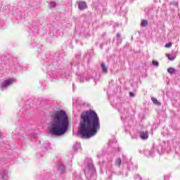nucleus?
Instances as JSON below:
<instances>
[{"mask_svg":"<svg viewBox=\"0 0 180 180\" xmlns=\"http://www.w3.org/2000/svg\"><path fill=\"white\" fill-rule=\"evenodd\" d=\"M152 63L153 65H155V67H158L159 65L158 61L156 60H153Z\"/></svg>","mask_w":180,"mask_h":180,"instance_id":"nucleus-13","label":"nucleus"},{"mask_svg":"<svg viewBox=\"0 0 180 180\" xmlns=\"http://www.w3.org/2000/svg\"><path fill=\"white\" fill-rule=\"evenodd\" d=\"M165 47H166V49H170V47H172V43L169 42L168 44H166L165 45Z\"/></svg>","mask_w":180,"mask_h":180,"instance_id":"nucleus-12","label":"nucleus"},{"mask_svg":"<svg viewBox=\"0 0 180 180\" xmlns=\"http://www.w3.org/2000/svg\"><path fill=\"white\" fill-rule=\"evenodd\" d=\"M148 25V21H147L146 20H143L141 22V26H142L143 27H146V26H147Z\"/></svg>","mask_w":180,"mask_h":180,"instance_id":"nucleus-9","label":"nucleus"},{"mask_svg":"<svg viewBox=\"0 0 180 180\" xmlns=\"http://www.w3.org/2000/svg\"><path fill=\"white\" fill-rule=\"evenodd\" d=\"M101 67L103 68V72H105L106 74L108 72V68H106V65H105V63H102Z\"/></svg>","mask_w":180,"mask_h":180,"instance_id":"nucleus-10","label":"nucleus"},{"mask_svg":"<svg viewBox=\"0 0 180 180\" xmlns=\"http://www.w3.org/2000/svg\"><path fill=\"white\" fill-rule=\"evenodd\" d=\"M166 56L167 57L168 60H169L170 61H174V60H175L176 58V56L170 54H167Z\"/></svg>","mask_w":180,"mask_h":180,"instance_id":"nucleus-8","label":"nucleus"},{"mask_svg":"<svg viewBox=\"0 0 180 180\" xmlns=\"http://www.w3.org/2000/svg\"><path fill=\"white\" fill-rule=\"evenodd\" d=\"M78 8L80 11H84V9H86V3L85 1H79L78 4Z\"/></svg>","mask_w":180,"mask_h":180,"instance_id":"nucleus-3","label":"nucleus"},{"mask_svg":"<svg viewBox=\"0 0 180 180\" xmlns=\"http://www.w3.org/2000/svg\"><path fill=\"white\" fill-rule=\"evenodd\" d=\"M167 72H169V74H175V72H176V70L174 68H169L167 69Z\"/></svg>","mask_w":180,"mask_h":180,"instance_id":"nucleus-7","label":"nucleus"},{"mask_svg":"<svg viewBox=\"0 0 180 180\" xmlns=\"http://www.w3.org/2000/svg\"><path fill=\"white\" fill-rule=\"evenodd\" d=\"M70 122L68 115L64 110H57L51 115L49 131L54 136H63L67 133Z\"/></svg>","mask_w":180,"mask_h":180,"instance_id":"nucleus-2","label":"nucleus"},{"mask_svg":"<svg viewBox=\"0 0 180 180\" xmlns=\"http://www.w3.org/2000/svg\"><path fill=\"white\" fill-rule=\"evenodd\" d=\"M15 82V79H8L4 81V86H8V85H12Z\"/></svg>","mask_w":180,"mask_h":180,"instance_id":"nucleus-4","label":"nucleus"},{"mask_svg":"<svg viewBox=\"0 0 180 180\" xmlns=\"http://www.w3.org/2000/svg\"><path fill=\"white\" fill-rule=\"evenodd\" d=\"M129 96H131V98H134V93L130 92Z\"/></svg>","mask_w":180,"mask_h":180,"instance_id":"nucleus-14","label":"nucleus"},{"mask_svg":"<svg viewBox=\"0 0 180 180\" xmlns=\"http://www.w3.org/2000/svg\"><path fill=\"white\" fill-rule=\"evenodd\" d=\"M116 165H118V167H120V165L122 164V160L120 158H117L115 161Z\"/></svg>","mask_w":180,"mask_h":180,"instance_id":"nucleus-11","label":"nucleus"},{"mask_svg":"<svg viewBox=\"0 0 180 180\" xmlns=\"http://www.w3.org/2000/svg\"><path fill=\"white\" fill-rule=\"evenodd\" d=\"M51 5H52L53 8H54L56 6V3H52Z\"/></svg>","mask_w":180,"mask_h":180,"instance_id":"nucleus-15","label":"nucleus"},{"mask_svg":"<svg viewBox=\"0 0 180 180\" xmlns=\"http://www.w3.org/2000/svg\"><path fill=\"white\" fill-rule=\"evenodd\" d=\"M151 101L155 105H158V106L161 105V103H160V101H158V100L154 97H151Z\"/></svg>","mask_w":180,"mask_h":180,"instance_id":"nucleus-6","label":"nucleus"},{"mask_svg":"<svg viewBox=\"0 0 180 180\" xmlns=\"http://www.w3.org/2000/svg\"><path fill=\"white\" fill-rule=\"evenodd\" d=\"M140 137L142 140H147L148 139V132L147 131L141 132Z\"/></svg>","mask_w":180,"mask_h":180,"instance_id":"nucleus-5","label":"nucleus"},{"mask_svg":"<svg viewBox=\"0 0 180 180\" xmlns=\"http://www.w3.org/2000/svg\"><path fill=\"white\" fill-rule=\"evenodd\" d=\"M79 134L82 139H91L94 137L98 130L101 129V122L98 114L92 110L82 113Z\"/></svg>","mask_w":180,"mask_h":180,"instance_id":"nucleus-1","label":"nucleus"}]
</instances>
